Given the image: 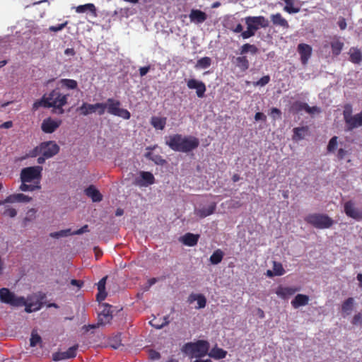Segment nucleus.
Returning a JSON list of instances; mask_svg holds the SVG:
<instances>
[{
  "instance_id": "1",
  "label": "nucleus",
  "mask_w": 362,
  "mask_h": 362,
  "mask_svg": "<svg viewBox=\"0 0 362 362\" xmlns=\"http://www.w3.org/2000/svg\"><path fill=\"white\" fill-rule=\"evenodd\" d=\"M165 144L175 151L188 153L199 146V141L193 136H182L181 134H175L169 136Z\"/></svg>"
},
{
  "instance_id": "2",
  "label": "nucleus",
  "mask_w": 362,
  "mask_h": 362,
  "mask_svg": "<svg viewBox=\"0 0 362 362\" xmlns=\"http://www.w3.org/2000/svg\"><path fill=\"white\" fill-rule=\"evenodd\" d=\"M245 22L247 25V30L242 32L241 37L243 39L253 37L260 28H266L269 25L268 19L263 16H247L245 18Z\"/></svg>"
},
{
  "instance_id": "3",
  "label": "nucleus",
  "mask_w": 362,
  "mask_h": 362,
  "mask_svg": "<svg viewBox=\"0 0 362 362\" xmlns=\"http://www.w3.org/2000/svg\"><path fill=\"white\" fill-rule=\"evenodd\" d=\"M69 96V94L62 93L59 88H54L47 95V105L53 108V113L62 115L64 112L63 107L67 104Z\"/></svg>"
},
{
  "instance_id": "4",
  "label": "nucleus",
  "mask_w": 362,
  "mask_h": 362,
  "mask_svg": "<svg viewBox=\"0 0 362 362\" xmlns=\"http://www.w3.org/2000/svg\"><path fill=\"white\" fill-rule=\"evenodd\" d=\"M209 349V344L205 340H198L196 342L185 344L182 351L186 354H192L197 358H201L206 355Z\"/></svg>"
},
{
  "instance_id": "5",
  "label": "nucleus",
  "mask_w": 362,
  "mask_h": 362,
  "mask_svg": "<svg viewBox=\"0 0 362 362\" xmlns=\"http://www.w3.org/2000/svg\"><path fill=\"white\" fill-rule=\"evenodd\" d=\"M305 222L316 228H329L333 225V220L326 214H310L305 218Z\"/></svg>"
},
{
  "instance_id": "6",
  "label": "nucleus",
  "mask_w": 362,
  "mask_h": 362,
  "mask_svg": "<svg viewBox=\"0 0 362 362\" xmlns=\"http://www.w3.org/2000/svg\"><path fill=\"white\" fill-rule=\"evenodd\" d=\"M42 167L40 165L26 167L21 170L20 179L21 182H39L42 177Z\"/></svg>"
},
{
  "instance_id": "7",
  "label": "nucleus",
  "mask_w": 362,
  "mask_h": 362,
  "mask_svg": "<svg viewBox=\"0 0 362 362\" xmlns=\"http://www.w3.org/2000/svg\"><path fill=\"white\" fill-rule=\"evenodd\" d=\"M0 300L2 303L11 306L21 307L25 303V298L23 296H16L8 288H2L0 289Z\"/></svg>"
},
{
  "instance_id": "8",
  "label": "nucleus",
  "mask_w": 362,
  "mask_h": 362,
  "mask_svg": "<svg viewBox=\"0 0 362 362\" xmlns=\"http://www.w3.org/2000/svg\"><path fill=\"white\" fill-rule=\"evenodd\" d=\"M121 103L114 98L107 100V111L109 114L122 117L124 119H129L131 117L130 112L124 108H121Z\"/></svg>"
},
{
  "instance_id": "9",
  "label": "nucleus",
  "mask_w": 362,
  "mask_h": 362,
  "mask_svg": "<svg viewBox=\"0 0 362 362\" xmlns=\"http://www.w3.org/2000/svg\"><path fill=\"white\" fill-rule=\"evenodd\" d=\"M103 310L98 314V325H105L110 323L112 319V306L108 303L102 304Z\"/></svg>"
},
{
  "instance_id": "10",
  "label": "nucleus",
  "mask_w": 362,
  "mask_h": 362,
  "mask_svg": "<svg viewBox=\"0 0 362 362\" xmlns=\"http://www.w3.org/2000/svg\"><path fill=\"white\" fill-rule=\"evenodd\" d=\"M42 155L50 158L57 155L59 151V146L53 141L41 143Z\"/></svg>"
},
{
  "instance_id": "11",
  "label": "nucleus",
  "mask_w": 362,
  "mask_h": 362,
  "mask_svg": "<svg viewBox=\"0 0 362 362\" xmlns=\"http://www.w3.org/2000/svg\"><path fill=\"white\" fill-rule=\"evenodd\" d=\"M78 345L76 344L69 348L66 351H58L52 354V358L54 361H59L66 359L73 358L76 356V351Z\"/></svg>"
},
{
  "instance_id": "12",
  "label": "nucleus",
  "mask_w": 362,
  "mask_h": 362,
  "mask_svg": "<svg viewBox=\"0 0 362 362\" xmlns=\"http://www.w3.org/2000/svg\"><path fill=\"white\" fill-rule=\"evenodd\" d=\"M344 210L346 215L355 220H362V211L355 207L352 201H347L344 204Z\"/></svg>"
},
{
  "instance_id": "13",
  "label": "nucleus",
  "mask_w": 362,
  "mask_h": 362,
  "mask_svg": "<svg viewBox=\"0 0 362 362\" xmlns=\"http://www.w3.org/2000/svg\"><path fill=\"white\" fill-rule=\"evenodd\" d=\"M187 86L189 89H195L198 98H203L206 92V86L204 82L198 81L194 78L189 79L187 82Z\"/></svg>"
},
{
  "instance_id": "14",
  "label": "nucleus",
  "mask_w": 362,
  "mask_h": 362,
  "mask_svg": "<svg viewBox=\"0 0 362 362\" xmlns=\"http://www.w3.org/2000/svg\"><path fill=\"white\" fill-rule=\"evenodd\" d=\"M61 124V120H54L51 117H48L42 121L41 129L45 133L51 134L53 133Z\"/></svg>"
},
{
  "instance_id": "15",
  "label": "nucleus",
  "mask_w": 362,
  "mask_h": 362,
  "mask_svg": "<svg viewBox=\"0 0 362 362\" xmlns=\"http://www.w3.org/2000/svg\"><path fill=\"white\" fill-rule=\"evenodd\" d=\"M141 178L136 179L135 184L140 187H147L153 185L155 182V177L150 172L141 171Z\"/></svg>"
},
{
  "instance_id": "16",
  "label": "nucleus",
  "mask_w": 362,
  "mask_h": 362,
  "mask_svg": "<svg viewBox=\"0 0 362 362\" xmlns=\"http://www.w3.org/2000/svg\"><path fill=\"white\" fill-rule=\"evenodd\" d=\"M31 199V197L22 193L13 194L8 196L4 200L0 201V205L4 204L6 203H25L30 202Z\"/></svg>"
},
{
  "instance_id": "17",
  "label": "nucleus",
  "mask_w": 362,
  "mask_h": 362,
  "mask_svg": "<svg viewBox=\"0 0 362 362\" xmlns=\"http://www.w3.org/2000/svg\"><path fill=\"white\" fill-rule=\"evenodd\" d=\"M298 52L300 55L302 64H307L312 54V47L307 44L301 43L298 45Z\"/></svg>"
},
{
  "instance_id": "18",
  "label": "nucleus",
  "mask_w": 362,
  "mask_h": 362,
  "mask_svg": "<svg viewBox=\"0 0 362 362\" xmlns=\"http://www.w3.org/2000/svg\"><path fill=\"white\" fill-rule=\"evenodd\" d=\"M298 291H300V288L279 286L276 288V294L283 299H286Z\"/></svg>"
},
{
  "instance_id": "19",
  "label": "nucleus",
  "mask_w": 362,
  "mask_h": 362,
  "mask_svg": "<svg viewBox=\"0 0 362 362\" xmlns=\"http://www.w3.org/2000/svg\"><path fill=\"white\" fill-rule=\"evenodd\" d=\"M216 209V203L212 202L206 208L202 207L199 209H196L194 210V214L200 218H204L206 216H209L213 214Z\"/></svg>"
},
{
  "instance_id": "20",
  "label": "nucleus",
  "mask_w": 362,
  "mask_h": 362,
  "mask_svg": "<svg viewBox=\"0 0 362 362\" xmlns=\"http://www.w3.org/2000/svg\"><path fill=\"white\" fill-rule=\"evenodd\" d=\"M199 237L200 235L199 234L187 233L183 236L180 237V241L185 245L193 247L197 244Z\"/></svg>"
},
{
  "instance_id": "21",
  "label": "nucleus",
  "mask_w": 362,
  "mask_h": 362,
  "mask_svg": "<svg viewBox=\"0 0 362 362\" xmlns=\"http://www.w3.org/2000/svg\"><path fill=\"white\" fill-rule=\"evenodd\" d=\"M330 39L331 42L329 43V45L331 47L333 55H339L343 49L344 42L340 40V37L337 35L331 37Z\"/></svg>"
},
{
  "instance_id": "22",
  "label": "nucleus",
  "mask_w": 362,
  "mask_h": 362,
  "mask_svg": "<svg viewBox=\"0 0 362 362\" xmlns=\"http://www.w3.org/2000/svg\"><path fill=\"white\" fill-rule=\"evenodd\" d=\"M346 130L351 131L355 128L362 126V111L346 121Z\"/></svg>"
},
{
  "instance_id": "23",
  "label": "nucleus",
  "mask_w": 362,
  "mask_h": 362,
  "mask_svg": "<svg viewBox=\"0 0 362 362\" xmlns=\"http://www.w3.org/2000/svg\"><path fill=\"white\" fill-rule=\"evenodd\" d=\"M231 62L243 72L247 70L250 66V62L246 56L233 57Z\"/></svg>"
},
{
  "instance_id": "24",
  "label": "nucleus",
  "mask_w": 362,
  "mask_h": 362,
  "mask_svg": "<svg viewBox=\"0 0 362 362\" xmlns=\"http://www.w3.org/2000/svg\"><path fill=\"white\" fill-rule=\"evenodd\" d=\"M23 306H25V311L26 313H30L39 310L42 308V303L38 299L33 301V297L30 296L28 298V301L25 300V303Z\"/></svg>"
},
{
  "instance_id": "25",
  "label": "nucleus",
  "mask_w": 362,
  "mask_h": 362,
  "mask_svg": "<svg viewBox=\"0 0 362 362\" xmlns=\"http://www.w3.org/2000/svg\"><path fill=\"white\" fill-rule=\"evenodd\" d=\"M189 18L192 22L202 23L206 20L207 15L201 10L192 9L189 14Z\"/></svg>"
},
{
  "instance_id": "26",
  "label": "nucleus",
  "mask_w": 362,
  "mask_h": 362,
  "mask_svg": "<svg viewBox=\"0 0 362 362\" xmlns=\"http://www.w3.org/2000/svg\"><path fill=\"white\" fill-rule=\"evenodd\" d=\"M107 276L103 277L98 283V293L96 296L97 300L100 303L104 300L107 296V292L105 291V284Z\"/></svg>"
},
{
  "instance_id": "27",
  "label": "nucleus",
  "mask_w": 362,
  "mask_h": 362,
  "mask_svg": "<svg viewBox=\"0 0 362 362\" xmlns=\"http://www.w3.org/2000/svg\"><path fill=\"white\" fill-rule=\"evenodd\" d=\"M271 21L274 25L280 26L283 28H288L289 24L288 21L282 16L280 13L272 14L270 16Z\"/></svg>"
},
{
  "instance_id": "28",
  "label": "nucleus",
  "mask_w": 362,
  "mask_h": 362,
  "mask_svg": "<svg viewBox=\"0 0 362 362\" xmlns=\"http://www.w3.org/2000/svg\"><path fill=\"white\" fill-rule=\"evenodd\" d=\"M197 301V309L204 308L206 305V299L202 294H194L192 293L188 297V302L192 303L194 301Z\"/></svg>"
},
{
  "instance_id": "29",
  "label": "nucleus",
  "mask_w": 362,
  "mask_h": 362,
  "mask_svg": "<svg viewBox=\"0 0 362 362\" xmlns=\"http://www.w3.org/2000/svg\"><path fill=\"white\" fill-rule=\"evenodd\" d=\"M309 302V296L305 294H297L291 301V305L294 308L306 305Z\"/></svg>"
},
{
  "instance_id": "30",
  "label": "nucleus",
  "mask_w": 362,
  "mask_h": 362,
  "mask_svg": "<svg viewBox=\"0 0 362 362\" xmlns=\"http://www.w3.org/2000/svg\"><path fill=\"white\" fill-rule=\"evenodd\" d=\"M86 194L90 197L93 202H100L103 199V196L93 185H90L85 189Z\"/></svg>"
},
{
  "instance_id": "31",
  "label": "nucleus",
  "mask_w": 362,
  "mask_h": 362,
  "mask_svg": "<svg viewBox=\"0 0 362 362\" xmlns=\"http://www.w3.org/2000/svg\"><path fill=\"white\" fill-rule=\"evenodd\" d=\"M354 299L349 297L346 299L341 304V312L344 317L349 315L354 309Z\"/></svg>"
},
{
  "instance_id": "32",
  "label": "nucleus",
  "mask_w": 362,
  "mask_h": 362,
  "mask_svg": "<svg viewBox=\"0 0 362 362\" xmlns=\"http://www.w3.org/2000/svg\"><path fill=\"white\" fill-rule=\"evenodd\" d=\"M81 115L86 116L89 114L95 112V104H89L83 103V104L77 109Z\"/></svg>"
},
{
  "instance_id": "33",
  "label": "nucleus",
  "mask_w": 362,
  "mask_h": 362,
  "mask_svg": "<svg viewBox=\"0 0 362 362\" xmlns=\"http://www.w3.org/2000/svg\"><path fill=\"white\" fill-rule=\"evenodd\" d=\"M166 120L165 117H152L151 124L154 128L163 130L165 127Z\"/></svg>"
},
{
  "instance_id": "34",
  "label": "nucleus",
  "mask_w": 362,
  "mask_h": 362,
  "mask_svg": "<svg viewBox=\"0 0 362 362\" xmlns=\"http://www.w3.org/2000/svg\"><path fill=\"white\" fill-rule=\"evenodd\" d=\"M293 139L295 141L302 140L305 138V134L308 131V127H296L293 129Z\"/></svg>"
},
{
  "instance_id": "35",
  "label": "nucleus",
  "mask_w": 362,
  "mask_h": 362,
  "mask_svg": "<svg viewBox=\"0 0 362 362\" xmlns=\"http://www.w3.org/2000/svg\"><path fill=\"white\" fill-rule=\"evenodd\" d=\"M293 107L296 111L305 110L306 112L312 114L316 110V107H310L307 103L302 102H296L293 104Z\"/></svg>"
},
{
  "instance_id": "36",
  "label": "nucleus",
  "mask_w": 362,
  "mask_h": 362,
  "mask_svg": "<svg viewBox=\"0 0 362 362\" xmlns=\"http://www.w3.org/2000/svg\"><path fill=\"white\" fill-rule=\"evenodd\" d=\"M28 182H21L19 189L23 192H33L41 188V185L39 182H35L33 185H28Z\"/></svg>"
},
{
  "instance_id": "37",
  "label": "nucleus",
  "mask_w": 362,
  "mask_h": 362,
  "mask_svg": "<svg viewBox=\"0 0 362 362\" xmlns=\"http://www.w3.org/2000/svg\"><path fill=\"white\" fill-rule=\"evenodd\" d=\"M258 52V48L255 45L249 43L244 44L240 49V54L243 55L247 52H250L252 54H255Z\"/></svg>"
},
{
  "instance_id": "38",
  "label": "nucleus",
  "mask_w": 362,
  "mask_h": 362,
  "mask_svg": "<svg viewBox=\"0 0 362 362\" xmlns=\"http://www.w3.org/2000/svg\"><path fill=\"white\" fill-rule=\"evenodd\" d=\"M209 355L215 359H222L226 356L227 351L221 348H214L211 349Z\"/></svg>"
},
{
  "instance_id": "39",
  "label": "nucleus",
  "mask_w": 362,
  "mask_h": 362,
  "mask_svg": "<svg viewBox=\"0 0 362 362\" xmlns=\"http://www.w3.org/2000/svg\"><path fill=\"white\" fill-rule=\"evenodd\" d=\"M223 252L221 250L217 249L215 250L210 257V262L213 264H218L220 263L223 257Z\"/></svg>"
},
{
  "instance_id": "40",
  "label": "nucleus",
  "mask_w": 362,
  "mask_h": 362,
  "mask_svg": "<svg viewBox=\"0 0 362 362\" xmlns=\"http://www.w3.org/2000/svg\"><path fill=\"white\" fill-rule=\"evenodd\" d=\"M60 83L62 86H64L69 90H74L78 88V83L74 79L62 78L60 80Z\"/></svg>"
},
{
  "instance_id": "41",
  "label": "nucleus",
  "mask_w": 362,
  "mask_h": 362,
  "mask_svg": "<svg viewBox=\"0 0 362 362\" xmlns=\"http://www.w3.org/2000/svg\"><path fill=\"white\" fill-rule=\"evenodd\" d=\"M47 103H48V101H47V95H44L40 100H37L34 102V103L33 104L32 110L33 111H36L40 107L49 108L47 105Z\"/></svg>"
},
{
  "instance_id": "42",
  "label": "nucleus",
  "mask_w": 362,
  "mask_h": 362,
  "mask_svg": "<svg viewBox=\"0 0 362 362\" xmlns=\"http://www.w3.org/2000/svg\"><path fill=\"white\" fill-rule=\"evenodd\" d=\"M87 11L95 13V6L93 4H86L84 5H80L76 7V12L81 13H85Z\"/></svg>"
},
{
  "instance_id": "43",
  "label": "nucleus",
  "mask_w": 362,
  "mask_h": 362,
  "mask_svg": "<svg viewBox=\"0 0 362 362\" xmlns=\"http://www.w3.org/2000/svg\"><path fill=\"white\" fill-rule=\"evenodd\" d=\"M211 64V59L209 57H204L197 62L196 67L201 69H207Z\"/></svg>"
},
{
  "instance_id": "44",
  "label": "nucleus",
  "mask_w": 362,
  "mask_h": 362,
  "mask_svg": "<svg viewBox=\"0 0 362 362\" xmlns=\"http://www.w3.org/2000/svg\"><path fill=\"white\" fill-rule=\"evenodd\" d=\"M40 153L42 154L41 144L39 146L35 147L33 149L30 150L27 154L22 157L21 160H25L28 158H35Z\"/></svg>"
},
{
  "instance_id": "45",
  "label": "nucleus",
  "mask_w": 362,
  "mask_h": 362,
  "mask_svg": "<svg viewBox=\"0 0 362 362\" xmlns=\"http://www.w3.org/2000/svg\"><path fill=\"white\" fill-rule=\"evenodd\" d=\"M350 60L354 64H358L362 60V55L360 50L354 49H351Z\"/></svg>"
},
{
  "instance_id": "46",
  "label": "nucleus",
  "mask_w": 362,
  "mask_h": 362,
  "mask_svg": "<svg viewBox=\"0 0 362 362\" xmlns=\"http://www.w3.org/2000/svg\"><path fill=\"white\" fill-rule=\"evenodd\" d=\"M36 212H37V211L35 209H30L28 211V212L26 213V216L23 218V225L25 226L27 225L28 222H30L35 218Z\"/></svg>"
},
{
  "instance_id": "47",
  "label": "nucleus",
  "mask_w": 362,
  "mask_h": 362,
  "mask_svg": "<svg viewBox=\"0 0 362 362\" xmlns=\"http://www.w3.org/2000/svg\"><path fill=\"white\" fill-rule=\"evenodd\" d=\"M73 232H71V229H65L62 230L57 232H54L50 233V236L54 238H59L61 237H66L69 235H71Z\"/></svg>"
},
{
  "instance_id": "48",
  "label": "nucleus",
  "mask_w": 362,
  "mask_h": 362,
  "mask_svg": "<svg viewBox=\"0 0 362 362\" xmlns=\"http://www.w3.org/2000/svg\"><path fill=\"white\" fill-rule=\"evenodd\" d=\"M42 342L40 336L37 333L36 331L33 330L31 333V337L30 339V345L32 347L35 346L37 344Z\"/></svg>"
},
{
  "instance_id": "49",
  "label": "nucleus",
  "mask_w": 362,
  "mask_h": 362,
  "mask_svg": "<svg viewBox=\"0 0 362 362\" xmlns=\"http://www.w3.org/2000/svg\"><path fill=\"white\" fill-rule=\"evenodd\" d=\"M337 139L338 137L337 136H334L333 137L331 138L327 148L328 152L332 153L337 149Z\"/></svg>"
},
{
  "instance_id": "50",
  "label": "nucleus",
  "mask_w": 362,
  "mask_h": 362,
  "mask_svg": "<svg viewBox=\"0 0 362 362\" xmlns=\"http://www.w3.org/2000/svg\"><path fill=\"white\" fill-rule=\"evenodd\" d=\"M273 271L276 276H282L285 273L282 264L276 262H274Z\"/></svg>"
},
{
  "instance_id": "51",
  "label": "nucleus",
  "mask_w": 362,
  "mask_h": 362,
  "mask_svg": "<svg viewBox=\"0 0 362 362\" xmlns=\"http://www.w3.org/2000/svg\"><path fill=\"white\" fill-rule=\"evenodd\" d=\"M352 113V107L351 105H346L344 107V110L343 112L344 115V119L345 123L346 124V121L349 119V118H351L353 115H351Z\"/></svg>"
},
{
  "instance_id": "52",
  "label": "nucleus",
  "mask_w": 362,
  "mask_h": 362,
  "mask_svg": "<svg viewBox=\"0 0 362 362\" xmlns=\"http://www.w3.org/2000/svg\"><path fill=\"white\" fill-rule=\"evenodd\" d=\"M95 112L98 111L99 115H103L105 110L107 109V102L104 103H95Z\"/></svg>"
},
{
  "instance_id": "53",
  "label": "nucleus",
  "mask_w": 362,
  "mask_h": 362,
  "mask_svg": "<svg viewBox=\"0 0 362 362\" xmlns=\"http://www.w3.org/2000/svg\"><path fill=\"white\" fill-rule=\"evenodd\" d=\"M270 81V76L269 75L264 76L260 78L257 81L254 83L255 86H264Z\"/></svg>"
},
{
  "instance_id": "54",
  "label": "nucleus",
  "mask_w": 362,
  "mask_h": 362,
  "mask_svg": "<svg viewBox=\"0 0 362 362\" xmlns=\"http://www.w3.org/2000/svg\"><path fill=\"white\" fill-rule=\"evenodd\" d=\"M3 215L13 218L17 215V211L15 209L10 207L9 206H5Z\"/></svg>"
},
{
  "instance_id": "55",
  "label": "nucleus",
  "mask_w": 362,
  "mask_h": 362,
  "mask_svg": "<svg viewBox=\"0 0 362 362\" xmlns=\"http://www.w3.org/2000/svg\"><path fill=\"white\" fill-rule=\"evenodd\" d=\"M68 24V21H65L63 23L59 24L57 25H52L49 28V30L51 32H58L63 30Z\"/></svg>"
},
{
  "instance_id": "56",
  "label": "nucleus",
  "mask_w": 362,
  "mask_h": 362,
  "mask_svg": "<svg viewBox=\"0 0 362 362\" xmlns=\"http://www.w3.org/2000/svg\"><path fill=\"white\" fill-rule=\"evenodd\" d=\"M270 115L274 119H281V111L276 108V107H272L271 109Z\"/></svg>"
},
{
  "instance_id": "57",
  "label": "nucleus",
  "mask_w": 362,
  "mask_h": 362,
  "mask_svg": "<svg viewBox=\"0 0 362 362\" xmlns=\"http://www.w3.org/2000/svg\"><path fill=\"white\" fill-rule=\"evenodd\" d=\"M151 160L157 165H163L164 163H165V160L163 159L160 155H153Z\"/></svg>"
},
{
  "instance_id": "58",
  "label": "nucleus",
  "mask_w": 362,
  "mask_h": 362,
  "mask_svg": "<svg viewBox=\"0 0 362 362\" xmlns=\"http://www.w3.org/2000/svg\"><path fill=\"white\" fill-rule=\"evenodd\" d=\"M351 323L354 325H356L362 323V313H358L356 314L352 319Z\"/></svg>"
},
{
  "instance_id": "59",
  "label": "nucleus",
  "mask_w": 362,
  "mask_h": 362,
  "mask_svg": "<svg viewBox=\"0 0 362 362\" xmlns=\"http://www.w3.org/2000/svg\"><path fill=\"white\" fill-rule=\"evenodd\" d=\"M149 357L152 360H158L160 358V354L159 352H158L155 350H150Z\"/></svg>"
},
{
  "instance_id": "60",
  "label": "nucleus",
  "mask_w": 362,
  "mask_h": 362,
  "mask_svg": "<svg viewBox=\"0 0 362 362\" xmlns=\"http://www.w3.org/2000/svg\"><path fill=\"white\" fill-rule=\"evenodd\" d=\"M86 232H88V225H84L80 229L74 231L72 233V234L81 235V234H83V233H86Z\"/></svg>"
},
{
  "instance_id": "61",
  "label": "nucleus",
  "mask_w": 362,
  "mask_h": 362,
  "mask_svg": "<svg viewBox=\"0 0 362 362\" xmlns=\"http://www.w3.org/2000/svg\"><path fill=\"white\" fill-rule=\"evenodd\" d=\"M337 24L341 30H345L346 28V22L344 18H340L337 22Z\"/></svg>"
},
{
  "instance_id": "62",
  "label": "nucleus",
  "mask_w": 362,
  "mask_h": 362,
  "mask_svg": "<svg viewBox=\"0 0 362 362\" xmlns=\"http://www.w3.org/2000/svg\"><path fill=\"white\" fill-rule=\"evenodd\" d=\"M255 119L256 121L262 120V121L264 122L267 119V117H266V115L264 113L258 112L255 115Z\"/></svg>"
},
{
  "instance_id": "63",
  "label": "nucleus",
  "mask_w": 362,
  "mask_h": 362,
  "mask_svg": "<svg viewBox=\"0 0 362 362\" xmlns=\"http://www.w3.org/2000/svg\"><path fill=\"white\" fill-rule=\"evenodd\" d=\"M158 281L156 278H151L147 281V286L145 288V290L147 291L151 287L153 284H155Z\"/></svg>"
},
{
  "instance_id": "64",
  "label": "nucleus",
  "mask_w": 362,
  "mask_h": 362,
  "mask_svg": "<svg viewBox=\"0 0 362 362\" xmlns=\"http://www.w3.org/2000/svg\"><path fill=\"white\" fill-rule=\"evenodd\" d=\"M347 151L343 148H339L337 152V158L339 160H342L346 155Z\"/></svg>"
}]
</instances>
